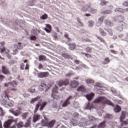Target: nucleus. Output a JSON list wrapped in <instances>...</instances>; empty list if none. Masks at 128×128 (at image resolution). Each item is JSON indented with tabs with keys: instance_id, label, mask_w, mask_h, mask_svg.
I'll return each mask as SVG.
<instances>
[{
	"instance_id": "obj_63",
	"label": "nucleus",
	"mask_w": 128,
	"mask_h": 128,
	"mask_svg": "<svg viewBox=\"0 0 128 128\" xmlns=\"http://www.w3.org/2000/svg\"><path fill=\"white\" fill-rule=\"evenodd\" d=\"M85 56L87 57V58H92V55L90 54H86Z\"/></svg>"
},
{
	"instance_id": "obj_32",
	"label": "nucleus",
	"mask_w": 128,
	"mask_h": 128,
	"mask_svg": "<svg viewBox=\"0 0 128 128\" xmlns=\"http://www.w3.org/2000/svg\"><path fill=\"white\" fill-rule=\"evenodd\" d=\"M40 100V97H37L36 98H32V100L30 101V103L34 104V102H38V100Z\"/></svg>"
},
{
	"instance_id": "obj_4",
	"label": "nucleus",
	"mask_w": 128,
	"mask_h": 128,
	"mask_svg": "<svg viewBox=\"0 0 128 128\" xmlns=\"http://www.w3.org/2000/svg\"><path fill=\"white\" fill-rule=\"evenodd\" d=\"M46 106V102H42V101L38 102V104H36V107L35 108L34 114H36V112H38V108H40V110H44Z\"/></svg>"
},
{
	"instance_id": "obj_33",
	"label": "nucleus",
	"mask_w": 128,
	"mask_h": 128,
	"mask_svg": "<svg viewBox=\"0 0 128 128\" xmlns=\"http://www.w3.org/2000/svg\"><path fill=\"white\" fill-rule=\"evenodd\" d=\"M29 92H36V86H32L29 89Z\"/></svg>"
},
{
	"instance_id": "obj_49",
	"label": "nucleus",
	"mask_w": 128,
	"mask_h": 128,
	"mask_svg": "<svg viewBox=\"0 0 128 128\" xmlns=\"http://www.w3.org/2000/svg\"><path fill=\"white\" fill-rule=\"evenodd\" d=\"M92 108V106H90V102H88L87 106H86V110H90V108Z\"/></svg>"
},
{
	"instance_id": "obj_38",
	"label": "nucleus",
	"mask_w": 128,
	"mask_h": 128,
	"mask_svg": "<svg viewBox=\"0 0 128 128\" xmlns=\"http://www.w3.org/2000/svg\"><path fill=\"white\" fill-rule=\"evenodd\" d=\"M11 86H13V88H16V86H17L16 82V81L12 82L11 83Z\"/></svg>"
},
{
	"instance_id": "obj_36",
	"label": "nucleus",
	"mask_w": 128,
	"mask_h": 128,
	"mask_svg": "<svg viewBox=\"0 0 128 128\" xmlns=\"http://www.w3.org/2000/svg\"><path fill=\"white\" fill-rule=\"evenodd\" d=\"M94 21L92 20L89 21L88 22V26H90V27L94 26Z\"/></svg>"
},
{
	"instance_id": "obj_27",
	"label": "nucleus",
	"mask_w": 128,
	"mask_h": 128,
	"mask_svg": "<svg viewBox=\"0 0 128 128\" xmlns=\"http://www.w3.org/2000/svg\"><path fill=\"white\" fill-rule=\"evenodd\" d=\"M22 126H24V123L22 122L15 125V128H22Z\"/></svg>"
},
{
	"instance_id": "obj_9",
	"label": "nucleus",
	"mask_w": 128,
	"mask_h": 128,
	"mask_svg": "<svg viewBox=\"0 0 128 128\" xmlns=\"http://www.w3.org/2000/svg\"><path fill=\"white\" fill-rule=\"evenodd\" d=\"M14 120H8L5 122L4 124V127L5 128H10V126L12 124V122Z\"/></svg>"
},
{
	"instance_id": "obj_40",
	"label": "nucleus",
	"mask_w": 128,
	"mask_h": 128,
	"mask_svg": "<svg viewBox=\"0 0 128 128\" xmlns=\"http://www.w3.org/2000/svg\"><path fill=\"white\" fill-rule=\"evenodd\" d=\"M41 20H46L48 18V15L47 14H44L40 16Z\"/></svg>"
},
{
	"instance_id": "obj_53",
	"label": "nucleus",
	"mask_w": 128,
	"mask_h": 128,
	"mask_svg": "<svg viewBox=\"0 0 128 128\" xmlns=\"http://www.w3.org/2000/svg\"><path fill=\"white\" fill-rule=\"evenodd\" d=\"M8 106H10V108H12L14 106V104H12V102H9L8 103Z\"/></svg>"
},
{
	"instance_id": "obj_31",
	"label": "nucleus",
	"mask_w": 128,
	"mask_h": 128,
	"mask_svg": "<svg viewBox=\"0 0 128 128\" xmlns=\"http://www.w3.org/2000/svg\"><path fill=\"white\" fill-rule=\"evenodd\" d=\"M46 84L42 83L41 84V85L40 86L39 90L40 92H42L44 90V88H46Z\"/></svg>"
},
{
	"instance_id": "obj_46",
	"label": "nucleus",
	"mask_w": 128,
	"mask_h": 128,
	"mask_svg": "<svg viewBox=\"0 0 128 128\" xmlns=\"http://www.w3.org/2000/svg\"><path fill=\"white\" fill-rule=\"evenodd\" d=\"M8 50V49H6V48L4 47V48H2V49H0V52L2 54V52H6V50Z\"/></svg>"
},
{
	"instance_id": "obj_7",
	"label": "nucleus",
	"mask_w": 128,
	"mask_h": 128,
	"mask_svg": "<svg viewBox=\"0 0 128 128\" xmlns=\"http://www.w3.org/2000/svg\"><path fill=\"white\" fill-rule=\"evenodd\" d=\"M48 72H39L38 74V78H47V76H48Z\"/></svg>"
},
{
	"instance_id": "obj_34",
	"label": "nucleus",
	"mask_w": 128,
	"mask_h": 128,
	"mask_svg": "<svg viewBox=\"0 0 128 128\" xmlns=\"http://www.w3.org/2000/svg\"><path fill=\"white\" fill-rule=\"evenodd\" d=\"M8 52H10L9 50H6V54L7 58H8L9 59H10L12 58V56L10 54H8Z\"/></svg>"
},
{
	"instance_id": "obj_60",
	"label": "nucleus",
	"mask_w": 128,
	"mask_h": 128,
	"mask_svg": "<svg viewBox=\"0 0 128 128\" xmlns=\"http://www.w3.org/2000/svg\"><path fill=\"white\" fill-rule=\"evenodd\" d=\"M118 36L120 38H124V35L123 34H119Z\"/></svg>"
},
{
	"instance_id": "obj_52",
	"label": "nucleus",
	"mask_w": 128,
	"mask_h": 128,
	"mask_svg": "<svg viewBox=\"0 0 128 128\" xmlns=\"http://www.w3.org/2000/svg\"><path fill=\"white\" fill-rule=\"evenodd\" d=\"M86 52H92V48H90V47L86 48Z\"/></svg>"
},
{
	"instance_id": "obj_41",
	"label": "nucleus",
	"mask_w": 128,
	"mask_h": 128,
	"mask_svg": "<svg viewBox=\"0 0 128 128\" xmlns=\"http://www.w3.org/2000/svg\"><path fill=\"white\" fill-rule=\"evenodd\" d=\"M106 117L107 118H112V115L106 114Z\"/></svg>"
},
{
	"instance_id": "obj_45",
	"label": "nucleus",
	"mask_w": 128,
	"mask_h": 128,
	"mask_svg": "<svg viewBox=\"0 0 128 128\" xmlns=\"http://www.w3.org/2000/svg\"><path fill=\"white\" fill-rule=\"evenodd\" d=\"M104 4H106V2L104 0H101V2L100 4V6H104Z\"/></svg>"
},
{
	"instance_id": "obj_42",
	"label": "nucleus",
	"mask_w": 128,
	"mask_h": 128,
	"mask_svg": "<svg viewBox=\"0 0 128 128\" xmlns=\"http://www.w3.org/2000/svg\"><path fill=\"white\" fill-rule=\"evenodd\" d=\"M100 34H101L102 36H106V32H104L102 29H100Z\"/></svg>"
},
{
	"instance_id": "obj_44",
	"label": "nucleus",
	"mask_w": 128,
	"mask_h": 128,
	"mask_svg": "<svg viewBox=\"0 0 128 128\" xmlns=\"http://www.w3.org/2000/svg\"><path fill=\"white\" fill-rule=\"evenodd\" d=\"M105 14H112V11L110 10H106L104 12Z\"/></svg>"
},
{
	"instance_id": "obj_18",
	"label": "nucleus",
	"mask_w": 128,
	"mask_h": 128,
	"mask_svg": "<svg viewBox=\"0 0 128 128\" xmlns=\"http://www.w3.org/2000/svg\"><path fill=\"white\" fill-rule=\"evenodd\" d=\"M54 124H56V120H52L47 124V126L48 128H52L54 126Z\"/></svg>"
},
{
	"instance_id": "obj_19",
	"label": "nucleus",
	"mask_w": 128,
	"mask_h": 128,
	"mask_svg": "<svg viewBox=\"0 0 128 128\" xmlns=\"http://www.w3.org/2000/svg\"><path fill=\"white\" fill-rule=\"evenodd\" d=\"M77 124H78V122L75 120L72 119L70 120V126H77Z\"/></svg>"
},
{
	"instance_id": "obj_39",
	"label": "nucleus",
	"mask_w": 128,
	"mask_h": 128,
	"mask_svg": "<svg viewBox=\"0 0 128 128\" xmlns=\"http://www.w3.org/2000/svg\"><path fill=\"white\" fill-rule=\"evenodd\" d=\"M111 92L114 96H116V89L114 88H112Z\"/></svg>"
},
{
	"instance_id": "obj_61",
	"label": "nucleus",
	"mask_w": 128,
	"mask_h": 128,
	"mask_svg": "<svg viewBox=\"0 0 128 128\" xmlns=\"http://www.w3.org/2000/svg\"><path fill=\"white\" fill-rule=\"evenodd\" d=\"M25 126H26V127L30 126L29 121H28V122H26V124H25Z\"/></svg>"
},
{
	"instance_id": "obj_30",
	"label": "nucleus",
	"mask_w": 128,
	"mask_h": 128,
	"mask_svg": "<svg viewBox=\"0 0 128 128\" xmlns=\"http://www.w3.org/2000/svg\"><path fill=\"white\" fill-rule=\"evenodd\" d=\"M78 92H84L86 90V88L84 86H80L77 88Z\"/></svg>"
},
{
	"instance_id": "obj_59",
	"label": "nucleus",
	"mask_w": 128,
	"mask_h": 128,
	"mask_svg": "<svg viewBox=\"0 0 128 128\" xmlns=\"http://www.w3.org/2000/svg\"><path fill=\"white\" fill-rule=\"evenodd\" d=\"M123 5L125 6H128V2H123Z\"/></svg>"
},
{
	"instance_id": "obj_8",
	"label": "nucleus",
	"mask_w": 128,
	"mask_h": 128,
	"mask_svg": "<svg viewBox=\"0 0 128 128\" xmlns=\"http://www.w3.org/2000/svg\"><path fill=\"white\" fill-rule=\"evenodd\" d=\"M79 84L80 82H78V81L74 80L70 82V88H76Z\"/></svg>"
},
{
	"instance_id": "obj_43",
	"label": "nucleus",
	"mask_w": 128,
	"mask_h": 128,
	"mask_svg": "<svg viewBox=\"0 0 128 128\" xmlns=\"http://www.w3.org/2000/svg\"><path fill=\"white\" fill-rule=\"evenodd\" d=\"M12 54H14H14H18V50H13V52L12 53Z\"/></svg>"
},
{
	"instance_id": "obj_64",
	"label": "nucleus",
	"mask_w": 128,
	"mask_h": 128,
	"mask_svg": "<svg viewBox=\"0 0 128 128\" xmlns=\"http://www.w3.org/2000/svg\"><path fill=\"white\" fill-rule=\"evenodd\" d=\"M110 52L112 53V54H116V52L114 50H110Z\"/></svg>"
},
{
	"instance_id": "obj_5",
	"label": "nucleus",
	"mask_w": 128,
	"mask_h": 128,
	"mask_svg": "<svg viewBox=\"0 0 128 128\" xmlns=\"http://www.w3.org/2000/svg\"><path fill=\"white\" fill-rule=\"evenodd\" d=\"M95 88L98 90H106V88L102 86V84L99 82H96V85L94 86Z\"/></svg>"
},
{
	"instance_id": "obj_14",
	"label": "nucleus",
	"mask_w": 128,
	"mask_h": 128,
	"mask_svg": "<svg viewBox=\"0 0 128 128\" xmlns=\"http://www.w3.org/2000/svg\"><path fill=\"white\" fill-rule=\"evenodd\" d=\"M119 26H120L122 28H122H124V30L128 28V26L126 24H125L124 22H120Z\"/></svg>"
},
{
	"instance_id": "obj_3",
	"label": "nucleus",
	"mask_w": 128,
	"mask_h": 128,
	"mask_svg": "<svg viewBox=\"0 0 128 128\" xmlns=\"http://www.w3.org/2000/svg\"><path fill=\"white\" fill-rule=\"evenodd\" d=\"M8 92H10V90H6L2 94V96L4 100H1V102L2 104H3L4 106H5V104H6V102H8V100H10V99L8 98Z\"/></svg>"
},
{
	"instance_id": "obj_24",
	"label": "nucleus",
	"mask_w": 128,
	"mask_h": 128,
	"mask_svg": "<svg viewBox=\"0 0 128 128\" xmlns=\"http://www.w3.org/2000/svg\"><path fill=\"white\" fill-rule=\"evenodd\" d=\"M98 128H106V122L104 121L101 122L98 126H97Z\"/></svg>"
},
{
	"instance_id": "obj_20",
	"label": "nucleus",
	"mask_w": 128,
	"mask_h": 128,
	"mask_svg": "<svg viewBox=\"0 0 128 128\" xmlns=\"http://www.w3.org/2000/svg\"><path fill=\"white\" fill-rule=\"evenodd\" d=\"M86 82H87V84H88L90 86H93L94 84V82L92 79H87L86 80Z\"/></svg>"
},
{
	"instance_id": "obj_22",
	"label": "nucleus",
	"mask_w": 128,
	"mask_h": 128,
	"mask_svg": "<svg viewBox=\"0 0 128 128\" xmlns=\"http://www.w3.org/2000/svg\"><path fill=\"white\" fill-rule=\"evenodd\" d=\"M14 48H18L19 50H22V43L18 42V44H14Z\"/></svg>"
},
{
	"instance_id": "obj_17",
	"label": "nucleus",
	"mask_w": 128,
	"mask_h": 128,
	"mask_svg": "<svg viewBox=\"0 0 128 128\" xmlns=\"http://www.w3.org/2000/svg\"><path fill=\"white\" fill-rule=\"evenodd\" d=\"M86 8L88 12H92V14H94L95 12H96V10L92 9V7L90 6H86Z\"/></svg>"
},
{
	"instance_id": "obj_25",
	"label": "nucleus",
	"mask_w": 128,
	"mask_h": 128,
	"mask_svg": "<svg viewBox=\"0 0 128 128\" xmlns=\"http://www.w3.org/2000/svg\"><path fill=\"white\" fill-rule=\"evenodd\" d=\"M126 112H122V114L120 117V122H122V120H124L125 118H126Z\"/></svg>"
},
{
	"instance_id": "obj_37",
	"label": "nucleus",
	"mask_w": 128,
	"mask_h": 128,
	"mask_svg": "<svg viewBox=\"0 0 128 128\" xmlns=\"http://www.w3.org/2000/svg\"><path fill=\"white\" fill-rule=\"evenodd\" d=\"M46 60V56L40 55L39 56V60L40 62L42 60Z\"/></svg>"
},
{
	"instance_id": "obj_58",
	"label": "nucleus",
	"mask_w": 128,
	"mask_h": 128,
	"mask_svg": "<svg viewBox=\"0 0 128 128\" xmlns=\"http://www.w3.org/2000/svg\"><path fill=\"white\" fill-rule=\"evenodd\" d=\"M78 24L79 25V26H84V25H82V22H80L79 20H78Z\"/></svg>"
},
{
	"instance_id": "obj_21",
	"label": "nucleus",
	"mask_w": 128,
	"mask_h": 128,
	"mask_svg": "<svg viewBox=\"0 0 128 128\" xmlns=\"http://www.w3.org/2000/svg\"><path fill=\"white\" fill-rule=\"evenodd\" d=\"M114 12H122V14H124L126 12V10L122 8H116V9H115Z\"/></svg>"
},
{
	"instance_id": "obj_51",
	"label": "nucleus",
	"mask_w": 128,
	"mask_h": 128,
	"mask_svg": "<svg viewBox=\"0 0 128 128\" xmlns=\"http://www.w3.org/2000/svg\"><path fill=\"white\" fill-rule=\"evenodd\" d=\"M70 48H72V50L76 48V44H70Z\"/></svg>"
},
{
	"instance_id": "obj_16",
	"label": "nucleus",
	"mask_w": 128,
	"mask_h": 128,
	"mask_svg": "<svg viewBox=\"0 0 128 128\" xmlns=\"http://www.w3.org/2000/svg\"><path fill=\"white\" fill-rule=\"evenodd\" d=\"M2 72L4 74H10L8 70L4 66H2Z\"/></svg>"
},
{
	"instance_id": "obj_13",
	"label": "nucleus",
	"mask_w": 128,
	"mask_h": 128,
	"mask_svg": "<svg viewBox=\"0 0 128 128\" xmlns=\"http://www.w3.org/2000/svg\"><path fill=\"white\" fill-rule=\"evenodd\" d=\"M78 124L79 126L84 127L86 126V120L82 119Z\"/></svg>"
},
{
	"instance_id": "obj_12",
	"label": "nucleus",
	"mask_w": 128,
	"mask_h": 128,
	"mask_svg": "<svg viewBox=\"0 0 128 128\" xmlns=\"http://www.w3.org/2000/svg\"><path fill=\"white\" fill-rule=\"evenodd\" d=\"M70 98H72V96H70L67 98L66 100L63 103V104L62 105V106H63V108H65V106H68L70 104Z\"/></svg>"
},
{
	"instance_id": "obj_10",
	"label": "nucleus",
	"mask_w": 128,
	"mask_h": 128,
	"mask_svg": "<svg viewBox=\"0 0 128 128\" xmlns=\"http://www.w3.org/2000/svg\"><path fill=\"white\" fill-rule=\"evenodd\" d=\"M9 112L10 114H14V116H18L20 114H22V112L18 110H16V111H14V110H9Z\"/></svg>"
},
{
	"instance_id": "obj_54",
	"label": "nucleus",
	"mask_w": 128,
	"mask_h": 128,
	"mask_svg": "<svg viewBox=\"0 0 128 128\" xmlns=\"http://www.w3.org/2000/svg\"><path fill=\"white\" fill-rule=\"evenodd\" d=\"M42 68H43L42 64H39L38 66V68H39V70H42Z\"/></svg>"
},
{
	"instance_id": "obj_48",
	"label": "nucleus",
	"mask_w": 128,
	"mask_h": 128,
	"mask_svg": "<svg viewBox=\"0 0 128 128\" xmlns=\"http://www.w3.org/2000/svg\"><path fill=\"white\" fill-rule=\"evenodd\" d=\"M44 30L48 32V34H50V32H52V30L48 29L47 28H44Z\"/></svg>"
},
{
	"instance_id": "obj_35",
	"label": "nucleus",
	"mask_w": 128,
	"mask_h": 128,
	"mask_svg": "<svg viewBox=\"0 0 128 128\" xmlns=\"http://www.w3.org/2000/svg\"><path fill=\"white\" fill-rule=\"evenodd\" d=\"M22 120H26L28 116V113H24L22 114Z\"/></svg>"
},
{
	"instance_id": "obj_1",
	"label": "nucleus",
	"mask_w": 128,
	"mask_h": 128,
	"mask_svg": "<svg viewBox=\"0 0 128 128\" xmlns=\"http://www.w3.org/2000/svg\"><path fill=\"white\" fill-rule=\"evenodd\" d=\"M94 104H98V102H100V104H108L109 106H114V104L110 102L109 100L106 98V97L100 96L94 100Z\"/></svg>"
},
{
	"instance_id": "obj_6",
	"label": "nucleus",
	"mask_w": 128,
	"mask_h": 128,
	"mask_svg": "<svg viewBox=\"0 0 128 128\" xmlns=\"http://www.w3.org/2000/svg\"><path fill=\"white\" fill-rule=\"evenodd\" d=\"M58 86H68L70 84V80H66L64 81H58L56 82Z\"/></svg>"
},
{
	"instance_id": "obj_50",
	"label": "nucleus",
	"mask_w": 128,
	"mask_h": 128,
	"mask_svg": "<svg viewBox=\"0 0 128 128\" xmlns=\"http://www.w3.org/2000/svg\"><path fill=\"white\" fill-rule=\"evenodd\" d=\"M20 68L22 70H24V63L21 64Z\"/></svg>"
},
{
	"instance_id": "obj_2",
	"label": "nucleus",
	"mask_w": 128,
	"mask_h": 128,
	"mask_svg": "<svg viewBox=\"0 0 128 128\" xmlns=\"http://www.w3.org/2000/svg\"><path fill=\"white\" fill-rule=\"evenodd\" d=\"M58 87L56 85H54L52 90L51 98L52 100L56 102H58V100L60 98V94L58 92Z\"/></svg>"
},
{
	"instance_id": "obj_55",
	"label": "nucleus",
	"mask_w": 128,
	"mask_h": 128,
	"mask_svg": "<svg viewBox=\"0 0 128 128\" xmlns=\"http://www.w3.org/2000/svg\"><path fill=\"white\" fill-rule=\"evenodd\" d=\"M12 83L10 82H8V83H5L4 86H12Z\"/></svg>"
},
{
	"instance_id": "obj_29",
	"label": "nucleus",
	"mask_w": 128,
	"mask_h": 128,
	"mask_svg": "<svg viewBox=\"0 0 128 128\" xmlns=\"http://www.w3.org/2000/svg\"><path fill=\"white\" fill-rule=\"evenodd\" d=\"M40 116L38 114L35 115L33 118V122H36V121H38L40 119Z\"/></svg>"
},
{
	"instance_id": "obj_23",
	"label": "nucleus",
	"mask_w": 128,
	"mask_h": 128,
	"mask_svg": "<svg viewBox=\"0 0 128 128\" xmlns=\"http://www.w3.org/2000/svg\"><path fill=\"white\" fill-rule=\"evenodd\" d=\"M110 58L108 57H106L104 59L102 63L104 64H110Z\"/></svg>"
},
{
	"instance_id": "obj_11",
	"label": "nucleus",
	"mask_w": 128,
	"mask_h": 128,
	"mask_svg": "<svg viewBox=\"0 0 128 128\" xmlns=\"http://www.w3.org/2000/svg\"><path fill=\"white\" fill-rule=\"evenodd\" d=\"M94 94L92 92L87 94L86 96V98H87V100L89 101L92 100L94 98Z\"/></svg>"
},
{
	"instance_id": "obj_28",
	"label": "nucleus",
	"mask_w": 128,
	"mask_h": 128,
	"mask_svg": "<svg viewBox=\"0 0 128 128\" xmlns=\"http://www.w3.org/2000/svg\"><path fill=\"white\" fill-rule=\"evenodd\" d=\"M115 112H120V110H122V108L120 106H119L116 105V106L114 109Z\"/></svg>"
},
{
	"instance_id": "obj_56",
	"label": "nucleus",
	"mask_w": 128,
	"mask_h": 128,
	"mask_svg": "<svg viewBox=\"0 0 128 128\" xmlns=\"http://www.w3.org/2000/svg\"><path fill=\"white\" fill-rule=\"evenodd\" d=\"M46 26L48 28L49 30H52V26L50 25V24H46Z\"/></svg>"
},
{
	"instance_id": "obj_15",
	"label": "nucleus",
	"mask_w": 128,
	"mask_h": 128,
	"mask_svg": "<svg viewBox=\"0 0 128 128\" xmlns=\"http://www.w3.org/2000/svg\"><path fill=\"white\" fill-rule=\"evenodd\" d=\"M104 18V16H101L100 18H98V22H96L97 26H102V24Z\"/></svg>"
},
{
	"instance_id": "obj_57",
	"label": "nucleus",
	"mask_w": 128,
	"mask_h": 128,
	"mask_svg": "<svg viewBox=\"0 0 128 128\" xmlns=\"http://www.w3.org/2000/svg\"><path fill=\"white\" fill-rule=\"evenodd\" d=\"M123 124H128V119H127V120H126V121H124V122H123V123H122V126Z\"/></svg>"
},
{
	"instance_id": "obj_62",
	"label": "nucleus",
	"mask_w": 128,
	"mask_h": 128,
	"mask_svg": "<svg viewBox=\"0 0 128 128\" xmlns=\"http://www.w3.org/2000/svg\"><path fill=\"white\" fill-rule=\"evenodd\" d=\"M4 80V76L2 75H0V82Z\"/></svg>"
},
{
	"instance_id": "obj_47",
	"label": "nucleus",
	"mask_w": 128,
	"mask_h": 128,
	"mask_svg": "<svg viewBox=\"0 0 128 128\" xmlns=\"http://www.w3.org/2000/svg\"><path fill=\"white\" fill-rule=\"evenodd\" d=\"M30 40H36V36H31L30 37Z\"/></svg>"
},
{
	"instance_id": "obj_26",
	"label": "nucleus",
	"mask_w": 128,
	"mask_h": 128,
	"mask_svg": "<svg viewBox=\"0 0 128 128\" xmlns=\"http://www.w3.org/2000/svg\"><path fill=\"white\" fill-rule=\"evenodd\" d=\"M41 126H48V120H46V118H45V120L42 121Z\"/></svg>"
}]
</instances>
